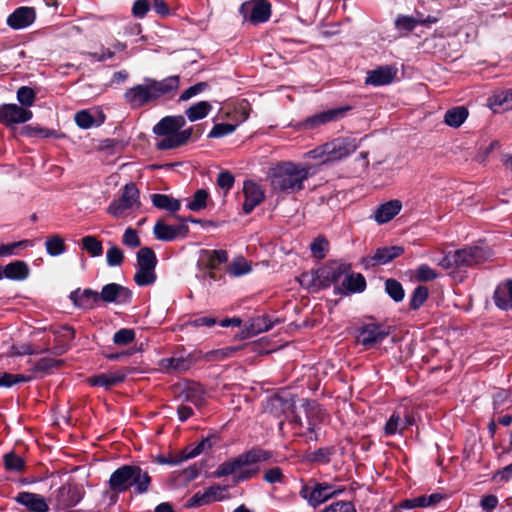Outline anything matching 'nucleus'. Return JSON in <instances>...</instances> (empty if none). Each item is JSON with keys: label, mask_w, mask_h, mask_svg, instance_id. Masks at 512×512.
Here are the masks:
<instances>
[{"label": "nucleus", "mask_w": 512, "mask_h": 512, "mask_svg": "<svg viewBox=\"0 0 512 512\" xmlns=\"http://www.w3.org/2000/svg\"><path fill=\"white\" fill-rule=\"evenodd\" d=\"M179 87V78L170 76L163 80L145 78L144 82L128 89L125 94L126 102L132 108H140L161 96L176 91Z\"/></svg>", "instance_id": "f257e3e1"}, {"label": "nucleus", "mask_w": 512, "mask_h": 512, "mask_svg": "<svg viewBox=\"0 0 512 512\" xmlns=\"http://www.w3.org/2000/svg\"><path fill=\"white\" fill-rule=\"evenodd\" d=\"M273 453L259 447L252 448L226 461V477L231 476L234 484L254 478L260 471L257 463L268 461Z\"/></svg>", "instance_id": "f03ea898"}, {"label": "nucleus", "mask_w": 512, "mask_h": 512, "mask_svg": "<svg viewBox=\"0 0 512 512\" xmlns=\"http://www.w3.org/2000/svg\"><path fill=\"white\" fill-rule=\"evenodd\" d=\"M185 124L181 115L162 118L153 128L154 134L160 137L156 142L157 149H175L186 144L192 136V128L182 129Z\"/></svg>", "instance_id": "7ed1b4c3"}, {"label": "nucleus", "mask_w": 512, "mask_h": 512, "mask_svg": "<svg viewBox=\"0 0 512 512\" xmlns=\"http://www.w3.org/2000/svg\"><path fill=\"white\" fill-rule=\"evenodd\" d=\"M310 175L309 167L283 162L271 169V186L274 191L296 193L303 189V183Z\"/></svg>", "instance_id": "20e7f679"}, {"label": "nucleus", "mask_w": 512, "mask_h": 512, "mask_svg": "<svg viewBox=\"0 0 512 512\" xmlns=\"http://www.w3.org/2000/svg\"><path fill=\"white\" fill-rule=\"evenodd\" d=\"M150 483L151 478L148 473L135 465L119 467L111 474L108 481L110 490L115 494L123 493L131 487H134L136 493L143 494L148 491Z\"/></svg>", "instance_id": "39448f33"}, {"label": "nucleus", "mask_w": 512, "mask_h": 512, "mask_svg": "<svg viewBox=\"0 0 512 512\" xmlns=\"http://www.w3.org/2000/svg\"><path fill=\"white\" fill-rule=\"evenodd\" d=\"M345 491V487L337 486L329 482H319L309 479L301 486L299 495L314 509L329 499L339 496Z\"/></svg>", "instance_id": "423d86ee"}, {"label": "nucleus", "mask_w": 512, "mask_h": 512, "mask_svg": "<svg viewBox=\"0 0 512 512\" xmlns=\"http://www.w3.org/2000/svg\"><path fill=\"white\" fill-rule=\"evenodd\" d=\"M85 490L82 484L68 481L53 491L49 497V503L57 511L76 506L83 499Z\"/></svg>", "instance_id": "0eeeda50"}, {"label": "nucleus", "mask_w": 512, "mask_h": 512, "mask_svg": "<svg viewBox=\"0 0 512 512\" xmlns=\"http://www.w3.org/2000/svg\"><path fill=\"white\" fill-rule=\"evenodd\" d=\"M224 260L222 251L206 250L203 251L199 259L200 273L197 277L203 282L204 286H210L212 281L221 278V265Z\"/></svg>", "instance_id": "6e6552de"}, {"label": "nucleus", "mask_w": 512, "mask_h": 512, "mask_svg": "<svg viewBox=\"0 0 512 512\" xmlns=\"http://www.w3.org/2000/svg\"><path fill=\"white\" fill-rule=\"evenodd\" d=\"M359 143L352 137H339L313 151L315 156H325L324 162L337 161L353 153Z\"/></svg>", "instance_id": "1a4fd4ad"}, {"label": "nucleus", "mask_w": 512, "mask_h": 512, "mask_svg": "<svg viewBox=\"0 0 512 512\" xmlns=\"http://www.w3.org/2000/svg\"><path fill=\"white\" fill-rule=\"evenodd\" d=\"M139 190L133 183L126 184L118 199L112 201L107 209L108 213L121 218L140 208Z\"/></svg>", "instance_id": "9d476101"}, {"label": "nucleus", "mask_w": 512, "mask_h": 512, "mask_svg": "<svg viewBox=\"0 0 512 512\" xmlns=\"http://www.w3.org/2000/svg\"><path fill=\"white\" fill-rule=\"evenodd\" d=\"M157 259L150 248H141L137 253V271L134 280L139 286L151 285L156 280Z\"/></svg>", "instance_id": "9b49d317"}, {"label": "nucleus", "mask_w": 512, "mask_h": 512, "mask_svg": "<svg viewBox=\"0 0 512 512\" xmlns=\"http://www.w3.org/2000/svg\"><path fill=\"white\" fill-rule=\"evenodd\" d=\"M351 269L350 264L336 260L328 261L325 265L316 270V279H318V289H326L331 284H337L338 281Z\"/></svg>", "instance_id": "f8f14e48"}, {"label": "nucleus", "mask_w": 512, "mask_h": 512, "mask_svg": "<svg viewBox=\"0 0 512 512\" xmlns=\"http://www.w3.org/2000/svg\"><path fill=\"white\" fill-rule=\"evenodd\" d=\"M390 332L389 326L375 323L365 324L359 329L357 342L366 349H371L389 336Z\"/></svg>", "instance_id": "ddd939ff"}, {"label": "nucleus", "mask_w": 512, "mask_h": 512, "mask_svg": "<svg viewBox=\"0 0 512 512\" xmlns=\"http://www.w3.org/2000/svg\"><path fill=\"white\" fill-rule=\"evenodd\" d=\"M56 365V362L49 358H42L30 370L29 374H11L0 372V387L9 388L20 382H30L38 372H44Z\"/></svg>", "instance_id": "4468645a"}, {"label": "nucleus", "mask_w": 512, "mask_h": 512, "mask_svg": "<svg viewBox=\"0 0 512 512\" xmlns=\"http://www.w3.org/2000/svg\"><path fill=\"white\" fill-rule=\"evenodd\" d=\"M350 110L351 106L329 109L306 118L299 126L306 130H312L321 125L341 120Z\"/></svg>", "instance_id": "2eb2a0df"}, {"label": "nucleus", "mask_w": 512, "mask_h": 512, "mask_svg": "<svg viewBox=\"0 0 512 512\" xmlns=\"http://www.w3.org/2000/svg\"><path fill=\"white\" fill-rule=\"evenodd\" d=\"M240 11L245 20L259 24L269 20L271 5L267 0H253L242 4Z\"/></svg>", "instance_id": "dca6fc26"}, {"label": "nucleus", "mask_w": 512, "mask_h": 512, "mask_svg": "<svg viewBox=\"0 0 512 512\" xmlns=\"http://www.w3.org/2000/svg\"><path fill=\"white\" fill-rule=\"evenodd\" d=\"M248 106L249 103L246 100L226 101V119H231L232 121H226V135L231 134L240 123L244 122L248 118Z\"/></svg>", "instance_id": "f3484780"}, {"label": "nucleus", "mask_w": 512, "mask_h": 512, "mask_svg": "<svg viewBox=\"0 0 512 512\" xmlns=\"http://www.w3.org/2000/svg\"><path fill=\"white\" fill-rule=\"evenodd\" d=\"M455 252L457 267H470L480 264L489 258L490 253L487 249L479 246H470L458 249Z\"/></svg>", "instance_id": "a211bd4d"}, {"label": "nucleus", "mask_w": 512, "mask_h": 512, "mask_svg": "<svg viewBox=\"0 0 512 512\" xmlns=\"http://www.w3.org/2000/svg\"><path fill=\"white\" fill-rule=\"evenodd\" d=\"M30 110L24 109L16 104H3L0 106V123L11 126L25 123L32 118Z\"/></svg>", "instance_id": "6ab92c4d"}, {"label": "nucleus", "mask_w": 512, "mask_h": 512, "mask_svg": "<svg viewBox=\"0 0 512 512\" xmlns=\"http://www.w3.org/2000/svg\"><path fill=\"white\" fill-rule=\"evenodd\" d=\"M366 288L365 277L361 273H347L341 285L334 287L336 295H348L352 293H361Z\"/></svg>", "instance_id": "aec40b11"}, {"label": "nucleus", "mask_w": 512, "mask_h": 512, "mask_svg": "<svg viewBox=\"0 0 512 512\" xmlns=\"http://www.w3.org/2000/svg\"><path fill=\"white\" fill-rule=\"evenodd\" d=\"M403 253L404 247L402 246L381 247L377 248L372 256H368L365 262L370 266L385 265Z\"/></svg>", "instance_id": "412c9836"}, {"label": "nucleus", "mask_w": 512, "mask_h": 512, "mask_svg": "<svg viewBox=\"0 0 512 512\" xmlns=\"http://www.w3.org/2000/svg\"><path fill=\"white\" fill-rule=\"evenodd\" d=\"M397 75V69L392 66H380L368 72L365 83L373 86L391 84Z\"/></svg>", "instance_id": "4be33fe9"}, {"label": "nucleus", "mask_w": 512, "mask_h": 512, "mask_svg": "<svg viewBox=\"0 0 512 512\" xmlns=\"http://www.w3.org/2000/svg\"><path fill=\"white\" fill-rule=\"evenodd\" d=\"M189 231L185 222L172 226L167 225L162 221H158L154 226V235L157 239L162 241H171L178 236H186Z\"/></svg>", "instance_id": "5701e85b"}, {"label": "nucleus", "mask_w": 512, "mask_h": 512, "mask_svg": "<svg viewBox=\"0 0 512 512\" xmlns=\"http://www.w3.org/2000/svg\"><path fill=\"white\" fill-rule=\"evenodd\" d=\"M215 447L221 448L220 437L209 435L195 446L186 447L180 457V462L197 457L206 450H213Z\"/></svg>", "instance_id": "b1692460"}, {"label": "nucleus", "mask_w": 512, "mask_h": 512, "mask_svg": "<svg viewBox=\"0 0 512 512\" xmlns=\"http://www.w3.org/2000/svg\"><path fill=\"white\" fill-rule=\"evenodd\" d=\"M243 192L245 196L243 211L245 214H249L264 200V193L261 188L253 181L244 182Z\"/></svg>", "instance_id": "393cba45"}, {"label": "nucleus", "mask_w": 512, "mask_h": 512, "mask_svg": "<svg viewBox=\"0 0 512 512\" xmlns=\"http://www.w3.org/2000/svg\"><path fill=\"white\" fill-rule=\"evenodd\" d=\"M99 295L100 299L108 303H125L128 302L131 298L130 291L116 283L105 285Z\"/></svg>", "instance_id": "a878e982"}, {"label": "nucleus", "mask_w": 512, "mask_h": 512, "mask_svg": "<svg viewBox=\"0 0 512 512\" xmlns=\"http://www.w3.org/2000/svg\"><path fill=\"white\" fill-rule=\"evenodd\" d=\"M35 20V11L30 7L17 8L7 19V24L13 29H24Z\"/></svg>", "instance_id": "bb28decb"}, {"label": "nucleus", "mask_w": 512, "mask_h": 512, "mask_svg": "<svg viewBox=\"0 0 512 512\" xmlns=\"http://www.w3.org/2000/svg\"><path fill=\"white\" fill-rule=\"evenodd\" d=\"M15 500L31 512H47L49 509L45 498L39 494L21 492L15 497Z\"/></svg>", "instance_id": "cd10ccee"}, {"label": "nucleus", "mask_w": 512, "mask_h": 512, "mask_svg": "<svg viewBox=\"0 0 512 512\" xmlns=\"http://www.w3.org/2000/svg\"><path fill=\"white\" fill-rule=\"evenodd\" d=\"M273 326L274 323L268 316H258L252 319L250 325L246 329L241 330L239 333H237L235 337L240 340L247 339L262 332H266L270 330Z\"/></svg>", "instance_id": "c85d7f7f"}, {"label": "nucleus", "mask_w": 512, "mask_h": 512, "mask_svg": "<svg viewBox=\"0 0 512 512\" xmlns=\"http://www.w3.org/2000/svg\"><path fill=\"white\" fill-rule=\"evenodd\" d=\"M126 378V373L123 370H117L108 373H101L90 377L88 379V383L92 386L102 387L105 389H110L113 386H116L124 381Z\"/></svg>", "instance_id": "c756f323"}, {"label": "nucleus", "mask_w": 512, "mask_h": 512, "mask_svg": "<svg viewBox=\"0 0 512 512\" xmlns=\"http://www.w3.org/2000/svg\"><path fill=\"white\" fill-rule=\"evenodd\" d=\"M223 497V490L219 485H213L204 490L203 492H197L188 501V505L191 507L207 505L212 502L221 500Z\"/></svg>", "instance_id": "7c9ffc66"}, {"label": "nucleus", "mask_w": 512, "mask_h": 512, "mask_svg": "<svg viewBox=\"0 0 512 512\" xmlns=\"http://www.w3.org/2000/svg\"><path fill=\"white\" fill-rule=\"evenodd\" d=\"M193 360L190 356H172L159 361V367L164 372H184L191 368Z\"/></svg>", "instance_id": "2f4dec72"}, {"label": "nucleus", "mask_w": 512, "mask_h": 512, "mask_svg": "<svg viewBox=\"0 0 512 512\" xmlns=\"http://www.w3.org/2000/svg\"><path fill=\"white\" fill-rule=\"evenodd\" d=\"M402 209V202L394 199L381 204L375 211L374 219L379 224L391 221Z\"/></svg>", "instance_id": "473e14b6"}, {"label": "nucleus", "mask_w": 512, "mask_h": 512, "mask_svg": "<svg viewBox=\"0 0 512 512\" xmlns=\"http://www.w3.org/2000/svg\"><path fill=\"white\" fill-rule=\"evenodd\" d=\"M493 300L501 310L512 309V280H507L496 287Z\"/></svg>", "instance_id": "72a5a7b5"}, {"label": "nucleus", "mask_w": 512, "mask_h": 512, "mask_svg": "<svg viewBox=\"0 0 512 512\" xmlns=\"http://www.w3.org/2000/svg\"><path fill=\"white\" fill-rule=\"evenodd\" d=\"M252 271V261L247 260L243 256L235 257L229 264L226 265V273L230 277H241L249 274Z\"/></svg>", "instance_id": "f704fd0d"}, {"label": "nucleus", "mask_w": 512, "mask_h": 512, "mask_svg": "<svg viewBox=\"0 0 512 512\" xmlns=\"http://www.w3.org/2000/svg\"><path fill=\"white\" fill-rule=\"evenodd\" d=\"M443 499L441 493H432L430 495H421L413 499H406L402 502L403 508L412 509L415 507H428L439 503Z\"/></svg>", "instance_id": "c9c22d12"}, {"label": "nucleus", "mask_w": 512, "mask_h": 512, "mask_svg": "<svg viewBox=\"0 0 512 512\" xmlns=\"http://www.w3.org/2000/svg\"><path fill=\"white\" fill-rule=\"evenodd\" d=\"M151 200L155 207L170 213H176L181 208V203L178 199L166 194H153Z\"/></svg>", "instance_id": "e433bc0d"}, {"label": "nucleus", "mask_w": 512, "mask_h": 512, "mask_svg": "<svg viewBox=\"0 0 512 512\" xmlns=\"http://www.w3.org/2000/svg\"><path fill=\"white\" fill-rule=\"evenodd\" d=\"M6 278L11 280H25L30 273L28 265L24 261H14L5 266Z\"/></svg>", "instance_id": "4c0bfd02"}, {"label": "nucleus", "mask_w": 512, "mask_h": 512, "mask_svg": "<svg viewBox=\"0 0 512 512\" xmlns=\"http://www.w3.org/2000/svg\"><path fill=\"white\" fill-rule=\"evenodd\" d=\"M75 304L81 308H92L99 300L98 292L86 289L82 292L76 291L72 294Z\"/></svg>", "instance_id": "58836bf2"}, {"label": "nucleus", "mask_w": 512, "mask_h": 512, "mask_svg": "<svg viewBox=\"0 0 512 512\" xmlns=\"http://www.w3.org/2000/svg\"><path fill=\"white\" fill-rule=\"evenodd\" d=\"M490 107L494 112H499V109L512 110V89L494 94L490 99Z\"/></svg>", "instance_id": "ea45409f"}, {"label": "nucleus", "mask_w": 512, "mask_h": 512, "mask_svg": "<svg viewBox=\"0 0 512 512\" xmlns=\"http://www.w3.org/2000/svg\"><path fill=\"white\" fill-rule=\"evenodd\" d=\"M292 406V400L286 399L280 395H274L267 400L266 409L276 416H279L291 409Z\"/></svg>", "instance_id": "a19ab883"}, {"label": "nucleus", "mask_w": 512, "mask_h": 512, "mask_svg": "<svg viewBox=\"0 0 512 512\" xmlns=\"http://www.w3.org/2000/svg\"><path fill=\"white\" fill-rule=\"evenodd\" d=\"M468 117V110L463 106H457L449 109L444 116V122L454 128H458Z\"/></svg>", "instance_id": "79ce46f5"}, {"label": "nucleus", "mask_w": 512, "mask_h": 512, "mask_svg": "<svg viewBox=\"0 0 512 512\" xmlns=\"http://www.w3.org/2000/svg\"><path fill=\"white\" fill-rule=\"evenodd\" d=\"M335 453L333 447H321L305 456V460L310 463L328 464L332 455Z\"/></svg>", "instance_id": "37998d69"}, {"label": "nucleus", "mask_w": 512, "mask_h": 512, "mask_svg": "<svg viewBox=\"0 0 512 512\" xmlns=\"http://www.w3.org/2000/svg\"><path fill=\"white\" fill-rule=\"evenodd\" d=\"M210 203L209 193L205 189L197 190L192 199L188 202L187 207L189 210L198 212L205 209Z\"/></svg>", "instance_id": "c03bdc74"}, {"label": "nucleus", "mask_w": 512, "mask_h": 512, "mask_svg": "<svg viewBox=\"0 0 512 512\" xmlns=\"http://www.w3.org/2000/svg\"><path fill=\"white\" fill-rule=\"evenodd\" d=\"M211 108L209 102L200 101L186 110V116L191 122H194L206 117Z\"/></svg>", "instance_id": "a18cd8bd"}, {"label": "nucleus", "mask_w": 512, "mask_h": 512, "mask_svg": "<svg viewBox=\"0 0 512 512\" xmlns=\"http://www.w3.org/2000/svg\"><path fill=\"white\" fill-rule=\"evenodd\" d=\"M385 292L397 303L401 302L405 296L402 284L393 278H389L385 281Z\"/></svg>", "instance_id": "49530a36"}, {"label": "nucleus", "mask_w": 512, "mask_h": 512, "mask_svg": "<svg viewBox=\"0 0 512 512\" xmlns=\"http://www.w3.org/2000/svg\"><path fill=\"white\" fill-rule=\"evenodd\" d=\"M45 246L47 253L53 257L63 254L66 250L64 239L59 235L48 237Z\"/></svg>", "instance_id": "de8ad7c7"}, {"label": "nucleus", "mask_w": 512, "mask_h": 512, "mask_svg": "<svg viewBox=\"0 0 512 512\" xmlns=\"http://www.w3.org/2000/svg\"><path fill=\"white\" fill-rule=\"evenodd\" d=\"M329 249L328 240L320 235L314 239V241L310 244V250L312 256L318 260H322L326 257V253Z\"/></svg>", "instance_id": "09e8293b"}, {"label": "nucleus", "mask_w": 512, "mask_h": 512, "mask_svg": "<svg viewBox=\"0 0 512 512\" xmlns=\"http://www.w3.org/2000/svg\"><path fill=\"white\" fill-rule=\"evenodd\" d=\"M74 338V331L70 327H63L57 335L59 345L53 348L56 354L64 353L68 348V343Z\"/></svg>", "instance_id": "8fccbe9b"}, {"label": "nucleus", "mask_w": 512, "mask_h": 512, "mask_svg": "<svg viewBox=\"0 0 512 512\" xmlns=\"http://www.w3.org/2000/svg\"><path fill=\"white\" fill-rule=\"evenodd\" d=\"M75 122L82 129H89L94 125H100L103 119L96 121L95 117L88 110H82L75 114Z\"/></svg>", "instance_id": "3c124183"}, {"label": "nucleus", "mask_w": 512, "mask_h": 512, "mask_svg": "<svg viewBox=\"0 0 512 512\" xmlns=\"http://www.w3.org/2000/svg\"><path fill=\"white\" fill-rule=\"evenodd\" d=\"M429 295L428 288L426 286H418L414 289L410 299V309L418 310L427 300Z\"/></svg>", "instance_id": "603ef678"}, {"label": "nucleus", "mask_w": 512, "mask_h": 512, "mask_svg": "<svg viewBox=\"0 0 512 512\" xmlns=\"http://www.w3.org/2000/svg\"><path fill=\"white\" fill-rule=\"evenodd\" d=\"M82 246L92 257L100 256L103 252L102 243L94 236H85L82 238Z\"/></svg>", "instance_id": "864d4df0"}, {"label": "nucleus", "mask_w": 512, "mask_h": 512, "mask_svg": "<svg viewBox=\"0 0 512 512\" xmlns=\"http://www.w3.org/2000/svg\"><path fill=\"white\" fill-rule=\"evenodd\" d=\"M32 246H33V243L29 240H21V241L9 243V244H2V245H0V257H6V256L16 254L15 250L17 248L24 249V248L32 247Z\"/></svg>", "instance_id": "5fc2aeb1"}, {"label": "nucleus", "mask_w": 512, "mask_h": 512, "mask_svg": "<svg viewBox=\"0 0 512 512\" xmlns=\"http://www.w3.org/2000/svg\"><path fill=\"white\" fill-rule=\"evenodd\" d=\"M417 25L419 19L412 16H399L395 21V26L400 31L411 32Z\"/></svg>", "instance_id": "6e6d98bb"}, {"label": "nucleus", "mask_w": 512, "mask_h": 512, "mask_svg": "<svg viewBox=\"0 0 512 512\" xmlns=\"http://www.w3.org/2000/svg\"><path fill=\"white\" fill-rule=\"evenodd\" d=\"M135 339V332L132 329L123 328L118 330L113 336V342L116 345H127Z\"/></svg>", "instance_id": "4d7b16f0"}, {"label": "nucleus", "mask_w": 512, "mask_h": 512, "mask_svg": "<svg viewBox=\"0 0 512 512\" xmlns=\"http://www.w3.org/2000/svg\"><path fill=\"white\" fill-rule=\"evenodd\" d=\"M17 100L26 107H31L35 100V93L33 89L22 86L17 91Z\"/></svg>", "instance_id": "13d9d810"}, {"label": "nucleus", "mask_w": 512, "mask_h": 512, "mask_svg": "<svg viewBox=\"0 0 512 512\" xmlns=\"http://www.w3.org/2000/svg\"><path fill=\"white\" fill-rule=\"evenodd\" d=\"M263 480L269 484L282 483L284 480L282 469L278 466L266 469L263 474Z\"/></svg>", "instance_id": "bf43d9fd"}, {"label": "nucleus", "mask_w": 512, "mask_h": 512, "mask_svg": "<svg viewBox=\"0 0 512 512\" xmlns=\"http://www.w3.org/2000/svg\"><path fill=\"white\" fill-rule=\"evenodd\" d=\"M416 278L418 281L427 282L437 278V273L427 264L420 265L416 270Z\"/></svg>", "instance_id": "052dcab7"}, {"label": "nucleus", "mask_w": 512, "mask_h": 512, "mask_svg": "<svg viewBox=\"0 0 512 512\" xmlns=\"http://www.w3.org/2000/svg\"><path fill=\"white\" fill-rule=\"evenodd\" d=\"M405 427V425L401 427V417L397 413H393L386 422L384 430L387 435H394Z\"/></svg>", "instance_id": "680f3d73"}, {"label": "nucleus", "mask_w": 512, "mask_h": 512, "mask_svg": "<svg viewBox=\"0 0 512 512\" xmlns=\"http://www.w3.org/2000/svg\"><path fill=\"white\" fill-rule=\"evenodd\" d=\"M216 323H218L220 326L224 327V320L217 321L214 317H211V316H201V317L195 318L194 320L189 321L188 325L198 328V327H202V326L212 327Z\"/></svg>", "instance_id": "e2e57ef3"}, {"label": "nucleus", "mask_w": 512, "mask_h": 512, "mask_svg": "<svg viewBox=\"0 0 512 512\" xmlns=\"http://www.w3.org/2000/svg\"><path fill=\"white\" fill-rule=\"evenodd\" d=\"M123 252L120 248L112 246L107 250L106 260L109 266H118L123 261Z\"/></svg>", "instance_id": "0e129e2a"}, {"label": "nucleus", "mask_w": 512, "mask_h": 512, "mask_svg": "<svg viewBox=\"0 0 512 512\" xmlns=\"http://www.w3.org/2000/svg\"><path fill=\"white\" fill-rule=\"evenodd\" d=\"M5 467L11 471H20L23 468V460L15 454H6L4 456Z\"/></svg>", "instance_id": "69168bd1"}, {"label": "nucleus", "mask_w": 512, "mask_h": 512, "mask_svg": "<svg viewBox=\"0 0 512 512\" xmlns=\"http://www.w3.org/2000/svg\"><path fill=\"white\" fill-rule=\"evenodd\" d=\"M28 343L13 344L8 352L9 356H23L36 353Z\"/></svg>", "instance_id": "338daca9"}, {"label": "nucleus", "mask_w": 512, "mask_h": 512, "mask_svg": "<svg viewBox=\"0 0 512 512\" xmlns=\"http://www.w3.org/2000/svg\"><path fill=\"white\" fill-rule=\"evenodd\" d=\"M206 87H207V84L204 82L197 83V84L189 87L188 89L184 90L182 92V94L180 95V100L187 101V100L191 99L192 97L203 92L206 89Z\"/></svg>", "instance_id": "774afa93"}]
</instances>
